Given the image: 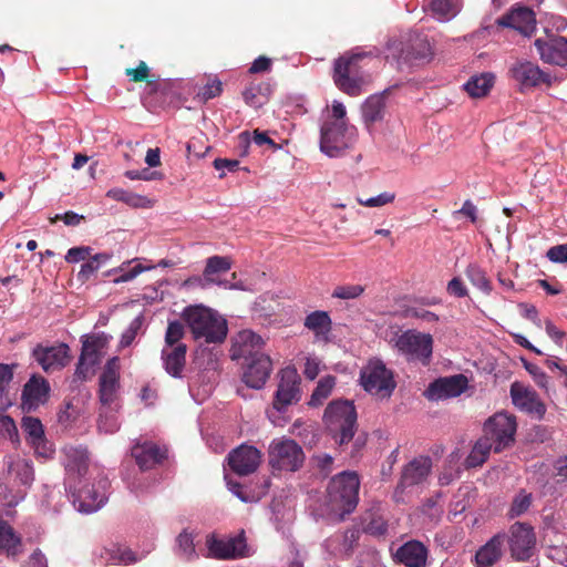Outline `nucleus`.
Instances as JSON below:
<instances>
[{"label":"nucleus","mask_w":567,"mask_h":567,"mask_svg":"<svg viewBox=\"0 0 567 567\" xmlns=\"http://www.w3.org/2000/svg\"><path fill=\"white\" fill-rule=\"evenodd\" d=\"M130 265L131 262H124L121 267L115 268L109 272H121V275L113 280L115 284L131 281L143 271L151 270L156 267L153 265L144 266L141 262H137L133 267L128 268Z\"/></svg>","instance_id":"50"},{"label":"nucleus","mask_w":567,"mask_h":567,"mask_svg":"<svg viewBox=\"0 0 567 567\" xmlns=\"http://www.w3.org/2000/svg\"><path fill=\"white\" fill-rule=\"evenodd\" d=\"M32 357L45 372L61 370L70 361V348L63 342L48 347L38 344L32 350Z\"/></svg>","instance_id":"19"},{"label":"nucleus","mask_w":567,"mask_h":567,"mask_svg":"<svg viewBox=\"0 0 567 567\" xmlns=\"http://www.w3.org/2000/svg\"><path fill=\"white\" fill-rule=\"evenodd\" d=\"M468 385L464 374H454L439 378L431 382L425 390V395L431 401H440L461 395Z\"/></svg>","instance_id":"20"},{"label":"nucleus","mask_w":567,"mask_h":567,"mask_svg":"<svg viewBox=\"0 0 567 567\" xmlns=\"http://www.w3.org/2000/svg\"><path fill=\"white\" fill-rule=\"evenodd\" d=\"M150 73V69L144 61H140L136 69H127L126 75L135 82L144 81Z\"/></svg>","instance_id":"64"},{"label":"nucleus","mask_w":567,"mask_h":567,"mask_svg":"<svg viewBox=\"0 0 567 567\" xmlns=\"http://www.w3.org/2000/svg\"><path fill=\"white\" fill-rule=\"evenodd\" d=\"M390 551L393 560L404 567H427L430 550L427 546L417 539H410Z\"/></svg>","instance_id":"18"},{"label":"nucleus","mask_w":567,"mask_h":567,"mask_svg":"<svg viewBox=\"0 0 567 567\" xmlns=\"http://www.w3.org/2000/svg\"><path fill=\"white\" fill-rule=\"evenodd\" d=\"M511 74L523 89L534 87L540 83L549 82L548 74L544 73L537 64L529 61L516 62L511 68Z\"/></svg>","instance_id":"24"},{"label":"nucleus","mask_w":567,"mask_h":567,"mask_svg":"<svg viewBox=\"0 0 567 567\" xmlns=\"http://www.w3.org/2000/svg\"><path fill=\"white\" fill-rule=\"evenodd\" d=\"M432 470L430 456H419L410 461L402 470L401 478L396 491L404 492L406 488L423 484Z\"/></svg>","instance_id":"23"},{"label":"nucleus","mask_w":567,"mask_h":567,"mask_svg":"<svg viewBox=\"0 0 567 567\" xmlns=\"http://www.w3.org/2000/svg\"><path fill=\"white\" fill-rule=\"evenodd\" d=\"M223 91V84L219 80H213L212 82H208L205 84L198 92V96L203 101L212 100L216 96H218Z\"/></svg>","instance_id":"58"},{"label":"nucleus","mask_w":567,"mask_h":567,"mask_svg":"<svg viewBox=\"0 0 567 567\" xmlns=\"http://www.w3.org/2000/svg\"><path fill=\"white\" fill-rule=\"evenodd\" d=\"M511 398L513 404L524 412L536 414L539 417L545 414V405L538 400L534 390L515 382L511 385Z\"/></svg>","instance_id":"25"},{"label":"nucleus","mask_w":567,"mask_h":567,"mask_svg":"<svg viewBox=\"0 0 567 567\" xmlns=\"http://www.w3.org/2000/svg\"><path fill=\"white\" fill-rule=\"evenodd\" d=\"M360 480L355 472L343 471L333 476L327 486V506L343 519L359 502Z\"/></svg>","instance_id":"3"},{"label":"nucleus","mask_w":567,"mask_h":567,"mask_svg":"<svg viewBox=\"0 0 567 567\" xmlns=\"http://www.w3.org/2000/svg\"><path fill=\"white\" fill-rule=\"evenodd\" d=\"M536 19L533 10L527 7L513 8L508 13L497 19V24L518 30L522 33L532 31Z\"/></svg>","instance_id":"29"},{"label":"nucleus","mask_w":567,"mask_h":567,"mask_svg":"<svg viewBox=\"0 0 567 567\" xmlns=\"http://www.w3.org/2000/svg\"><path fill=\"white\" fill-rule=\"evenodd\" d=\"M261 460L260 451L248 444H241L229 452L227 456L230 470L239 476H246L257 471Z\"/></svg>","instance_id":"21"},{"label":"nucleus","mask_w":567,"mask_h":567,"mask_svg":"<svg viewBox=\"0 0 567 567\" xmlns=\"http://www.w3.org/2000/svg\"><path fill=\"white\" fill-rule=\"evenodd\" d=\"M495 76L493 73L484 72L477 75L471 76L466 83H464V90L472 97L485 96L494 84Z\"/></svg>","instance_id":"40"},{"label":"nucleus","mask_w":567,"mask_h":567,"mask_svg":"<svg viewBox=\"0 0 567 567\" xmlns=\"http://www.w3.org/2000/svg\"><path fill=\"white\" fill-rule=\"evenodd\" d=\"M430 7L435 19L441 22L450 21L458 12L456 0H432Z\"/></svg>","instance_id":"46"},{"label":"nucleus","mask_w":567,"mask_h":567,"mask_svg":"<svg viewBox=\"0 0 567 567\" xmlns=\"http://www.w3.org/2000/svg\"><path fill=\"white\" fill-rule=\"evenodd\" d=\"M357 127L348 122L326 121L320 127V151L333 158L341 156L357 141Z\"/></svg>","instance_id":"7"},{"label":"nucleus","mask_w":567,"mask_h":567,"mask_svg":"<svg viewBox=\"0 0 567 567\" xmlns=\"http://www.w3.org/2000/svg\"><path fill=\"white\" fill-rule=\"evenodd\" d=\"M385 93H375L370 95L361 105V116L364 124L370 125L383 120L385 114Z\"/></svg>","instance_id":"33"},{"label":"nucleus","mask_w":567,"mask_h":567,"mask_svg":"<svg viewBox=\"0 0 567 567\" xmlns=\"http://www.w3.org/2000/svg\"><path fill=\"white\" fill-rule=\"evenodd\" d=\"M516 427L515 416L506 412H498L484 423L483 436L493 443L494 452L499 453L514 442Z\"/></svg>","instance_id":"13"},{"label":"nucleus","mask_w":567,"mask_h":567,"mask_svg":"<svg viewBox=\"0 0 567 567\" xmlns=\"http://www.w3.org/2000/svg\"><path fill=\"white\" fill-rule=\"evenodd\" d=\"M546 256L551 262L567 264V244L550 247Z\"/></svg>","instance_id":"61"},{"label":"nucleus","mask_w":567,"mask_h":567,"mask_svg":"<svg viewBox=\"0 0 567 567\" xmlns=\"http://www.w3.org/2000/svg\"><path fill=\"white\" fill-rule=\"evenodd\" d=\"M132 456L142 471L150 470L166 458V451L152 442H144L132 447Z\"/></svg>","instance_id":"30"},{"label":"nucleus","mask_w":567,"mask_h":567,"mask_svg":"<svg viewBox=\"0 0 567 567\" xmlns=\"http://www.w3.org/2000/svg\"><path fill=\"white\" fill-rule=\"evenodd\" d=\"M533 503L532 493L526 489H519L518 493L513 497L509 509L507 512V517L509 519H514L523 516L528 512Z\"/></svg>","instance_id":"45"},{"label":"nucleus","mask_w":567,"mask_h":567,"mask_svg":"<svg viewBox=\"0 0 567 567\" xmlns=\"http://www.w3.org/2000/svg\"><path fill=\"white\" fill-rule=\"evenodd\" d=\"M196 340L206 343H221L228 332L227 322L217 312L203 306H188L182 313Z\"/></svg>","instance_id":"2"},{"label":"nucleus","mask_w":567,"mask_h":567,"mask_svg":"<svg viewBox=\"0 0 567 567\" xmlns=\"http://www.w3.org/2000/svg\"><path fill=\"white\" fill-rule=\"evenodd\" d=\"M537 53L544 63L567 66V38L555 33H546L534 42Z\"/></svg>","instance_id":"15"},{"label":"nucleus","mask_w":567,"mask_h":567,"mask_svg":"<svg viewBox=\"0 0 567 567\" xmlns=\"http://www.w3.org/2000/svg\"><path fill=\"white\" fill-rule=\"evenodd\" d=\"M23 550L21 535L4 519H0V555L17 557Z\"/></svg>","instance_id":"32"},{"label":"nucleus","mask_w":567,"mask_h":567,"mask_svg":"<svg viewBox=\"0 0 567 567\" xmlns=\"http://www.w3.org/2000/svg\"><path fill=\"white\" fill-rule=\"evenodd\" d=\"M492 450H494L493 443L488 442L484 436L478 439L465 458V467L473 468L483 465Z\"/></svg>","instance_id":"43"},{"label":"nucleus","mask_w":567,"mask_h":567,"mask_svg":"<svg viewBox=\"0 0 567 567\" xmlns=\"http://www.w3.org/2000/svg\"><path fill=\"white\" fill-rule=\"evenodd\" d=\"M241 369V381L250 389L261 390L272 372V360L268 354H259L243 362Z\"/></svg>","instance_id":"17"},{"label":"nucleus","mask_w":567,"mask_h":567,"mask_svg":"<svg viewBox=\"0 0 567 567\" xmlns=\"http://www.w3.org/2000/svg\"><path fill=\"white\" fill-rule=\"evenodd\" d=\"M205 544L206 557L214 559L233 560L251 555L244 530L230 537H218L214 533L208 534Z\"/></svg>","instance_id":"11"},{"label":"nucleus","mask_w":567,"mask_h":567,"mask_svg":"<svg viewBox=\"0 0 567 567\" xmlns=\"http://www.w3.org/2000/svg\"><path fill=\"white\" fill-rule=\"evenodd\" d=\"M50 390V383L45 378L32 374L22 389V409L28 412L37 410L48 401Z\"/></svg>","instance_id":"22"},{"label":"nucleus","mask_w":567,"mask_h":567,"mask_svg":"<svg viewBox=\"0 0 567 567\" xmlns=\"http://www.w3.org/2000/svg\"><path fill=\"white\" fill-rule=\"evenodd\" d=\"M17 363H0V410L6 411L12 405L8 398L9 386L14 377Z\"/></svg>","instance_id":"42"},{"label":"nucleus","mask_w":567,"mask_h":567,"mask_svg":"<svg viewBox=\"0 0 567 567\" xmlns=\"http://www.w3.org/2000/svg\"><path fill=\"white\" fill-rule=\"evenodd\" d=\"M185 333L184 326L178 320H173L168 322L166 332H165V346L164 348H173L177 344H184L181 342Z\"/></svg>","instance_id":"51"},{"label":"nucleus","mask_w":567,"mask_h":567,"mask_svg":"<svg viewBox=\"0 0 567 567\" xmlns=\"http://www.w3.org/2000/svg\"><path fill=\"white\" fill-rule=\"evenodd\" d=\"M111 336L105 332L85 334L82 337V349L79 357L74 378L79 381H85L94 369L100 365L104 350L106 349Z\"/></svg>","instance_id":"9"},{"label":"nucleus","mask_w":567,"mask_h":567,"mask_svg":"<svg viewBox=\"0 0 567 567\" xmlns=\"http://www.w3.org/2000/svg\"><path fill=\"white\" fill-rule=\"evenodd\" d=\"M186 344L163 348L161 351L162 365L165 372L174 379H183L186 367Z\"/></svg>","instance_id":"28"},{"label":"nucleus","mask_w":567,"mask_h":567,"mask_svg":"<svg viewBox=\"0 0 567 567\" xmlns=\"http://www.w3.org/2000/svg\"><path fill=\"white\" fill-rule=\"evenodd\" d=\"M364 532L374 537L384 536L388 533V523L382 517H372L364 526Z\"/></svg>","instance_id":"56"},{"label":"nucleus","mask_w":567,"mask_h":567,"mask_svg":"<svg viewBox=\"0 0 567 567\" xmlns=\"http://www.w3.org/2000/svg\"><path fill=\"white\" fill-rule=\"evenodd\" d=\"M359 384L372 396L389 399L396 388L394 372L380 358H371L361 368Z\"/></svg>","instance_id":"6"},{"label":"nucleus","mask_w":567,"mask_h":567,"mask_svg":"<svg viewBox=\"0 0 567 567\" xmlns=\"http://www.w3.org/2000/svg\"><path fill=\"white\" fill-rule=\"evenodd\" d=\"M395 199V194L390 192H383L377 196L370 197L365 200L359 199L362 206L367 207H381L392 203Z\"/></svg>","instance_id":"57"},{"label":"nucleus","mask_w":567,"mask_h":567,"mask_svg":"<svg viewBox=\"0 0 567 567\" xmlns=\"http://www.w3.org/2000/svg\"><path fill=\"white\" fill-rule=\"evenodd\" d=\"M99 555L102 563L114 565H131L145 557V555L137 556L136 553L127 547H118L115 545L102 548Z\"/></svg>","instance_id":"35"},{"label":"nucleus","mask_w":567,"mask_h":567,"mask_svg":"<svg viewBox=\"0 0 567 567\" xmlns=\"http://www.w3.org/2000/svg\"><path fill=\"white\" fill-rule=\"evenodd\" d=\"M300 381L295 368L287 367L280 371L272 406L267 410V416L275 426H284L288 422V417L285 415L288 408L301 400Z\"/></svg>","instance_id":"5"},{"label":"nucleus","mask_w":567,"mask_h":567,"mask_svg":"<svg viewBox=\"0 0 567 567\" xmlns=\"http://www.w3.org/2000/svg\"><path fill=\"white\" fill-rule=\"evenodd\" d=\"M97 429L100 432L113 434L120 429L117 415L111 410L100 412L97 420Z\"/></svg>","instance_id":"52"},{"label":"nucleus","mask_w":567,"mask_h":567,"mask_svg":"<svg viewBox=\"0 0 567 567\" xmlns=\"http://www.w3.org/2000/svg\"><path fill=\"white\" fill-rule=\"evenodd\" d=\"M0 436L12 443H19L18 429L10 415L0 414Z\"/></svg>","instance_id":"53"},{"label":"nucleus","mask_w":567,"mask_h":567,"mask_svg":"<svg viewBox=\"0 0 567 567\" xmlns=\"http://www.w3.org/2000/svg\"><path fill=\"white\" fill-rule=\"evenodd\" d=\"M8 471L13 475L14 481L19 485L18 487L25 489L28 493V489L31 488L34 482V467L32 461L27 458L12 461L8 466Z\"/></svg>","instance_id":"37"},{"label":"nucleus","mask_w":567,"mask_h":567,"mask_svg":"<svg viewBox=\"0 0 567 567\" xmlns=\"http://www.w3.org/2000/svg\"><path fill=\"white\" fill-rule=\"evenodd\" d=\"M118 386V374L117 371L104 369L100 377V390L99 396L100 402L103 406L112 404L116 396V390Z\"/></svg>","instance_id":"39"},{"label":"nucleus","mask_w":567,"mask_h":567,"mask_svg":"<svg viewBox=\"0 0 567 567\" xmlns=\"http://www.w3.org/2000/svg\"><path fill=\"white\" fill-rule=\"evenodd\" d=\"M91 254L90 247H72L68 250L65 255V261L69 264H75L82 260H85Z\"/></svg>","instance_id":"62"},{"label":"nucleus","mask_w":567,"mask_h":567,"mask_svg":"<svg viewBox=\"0 0 567 567\" xmlns=\"http://www.w3.org/2000/svg\"><path fill=\"white\" fill-rule=\"evenodd\" d=\"M29 443L40 455H45V436L41 421L38 417L24 416L21 424Z\"/></svg>","instance_id":"36"},{"label":"nucleus","mask_w":567,"mask_h":567,"mask_svg":"<svg viewBox=\"0 0 567 567\" xmlns=\"http://www.w3.org/2000/svg\"><path fill=\"white\" fill-rule=\"evenodd\" d=\"M394 347L408 361L429 365L433 353V338L430 333L410 329L398 336Z\"/></svg>","instance_id":"12"},{"label":"nucleus","mask_w":567,"mask_h":567,"mask_svg":"<svg viewBox=\"0 0 567 567\" xmlns=\"http://www.w3.org/2000/svg\"><path fill=\"white\" fill-rule=\"evenodd\" d=\"M195 530L183 529L175 539V555L185 561H194L199 555L195 546Z\"/></svg>","instance_id":"38"},{"label":"nucleus","mask_w":567,"mask_h":567,"mask_svg":"<svg viewBox=\"0 0 567 567\" xmlns=\"http://www.w3.org/2000/svg\"><path fill=\"white\" fill-rule=\"evenodd\" d=\"M65 491L73 507L82 514H92L101 509L109 501L111 482L104 473L94 477L86 476L64 482Z\"/></svg>","instance_id":"1"},{"label":"nucleus","mask_w":567,"mask_h":567,"mask_svg":"<svg viewBox=\"0 0 567 567\" xmlns=\"http://www.w3.org/2000/svg\"><path fill=\"white\" fill-rule=\"evenodd\" d=\"M79 416V410L71 403L68 402L62 410L58 413V421L62 425H69L75 421Z\"/></svg>","instance_id":"60"},{"label":"nucleus","mask_w":567,"mask_h":567,"mask_svg":"<svg viewBox=\"0 0 567 567\" xmlns=\"http://www.w3.org/2000/svg\"><path fill=\"white\" fill-rule=\"evenodd\" d=\"M265 346L266 340L261 336L249 329L241 330L233 338L230 358L234 361L247 362L259 354H266Z\"/></svg>","instance_id":"16"},{"label":"nucleus","mask_w":567,"mask_h":567,"mask_svg":"<svg viewBox=\"0 0 567 567\" xmlns=\"http://www.w3.org/2000/svg\"><path fill=\"white\" fill-rule=\"evenodd\" d=\"M524 368L528 371V373L533 377L534 381L540 388H546L548 383L547 374L536 364L530 363L526 360H523Z\"/></svg>","instance_id":"59"},{"label":"nucleus","mask_w":567,"mask_h":567,"mask_svg":"<svg viewBox=\"0 0 567 567\" xmlns=\"http://www.w3.org/2000/svg\"><path fill=\"white\" fill-rule=\"evenodd\" d=\"M106 196L134 208L147 207L150 204V199L147 197L118 187L109 189Z\"/></svg>","instance_id":"44"},{"label":"nucleus","mask_w":567,"mask_h":567,"mask_svg":"<svg viewBox=\"0 0 567 567\" xmlns=\"http://www.w3.org/2000/svg\"><path fill=\"white\" fill-rule=\"evenodd\" d=\"M364 53L344 54L334 61L333 81L339 90L350 96H359L365 83L359 65Z\"/></svg>","instance_id":"8"},{"label":"nucleus","mask_w":567,"mask_h":567,"mask_svg":"<svg viewBox=\"0 0 567 567\" xmlns=\"http://www.w3.org/2000/svg\"><path fill=\"white\" fill-rule=\"evenodd\" d=\"M305 461L302 447L292 439L274 440L269 446V463L274 468L296 472Z\"/></svg>","instance_id":"14"},{"label":"nucleus","mask_w":567,"mask_h":567,"mask_svg":"<svg viewBox=\"0 0 567 567\" xmlns=\"http://www.w3.org/2000/svg\"><path fill=\"white\" fill-rule=\"evenodd\" d=\"M89 453L85 447H70L65 451L66 481L78 480L87 473Z\"/></svg>","instance_id":"31"},{"label":"nucleus","mask_w":567,"mask_h":567,"mask_svg":"<svg viewBox=\"0 0 567 567\" xmlns=\"http://www.w3.org/2000/svg\"><path fill=\"white\" fill-rule=\"evenodd\" d=\"M25 496V489L18 486H10L6 482H0V504L8 507H16Z\"/></svg>","instance_id":"47"},{"label":"nucleus","mask_w":567,"mask_h":567,"mask_svg":"<svg viewBox=\"0 0 567 567\" xmlns=\"http://www.w3.org/2000/svg\"><path fill=\"white\" fill-rule=\"evenodd\" d=\"M225 481L229 492L244 503H250L254 499L251 493L239 482L234 481L229 475H225Z\"/></svg>","instance_id":"54"},{"label":"nucleus","mask_w":567,"mask_h":567,"mask_svg":"<svg viewBox=\"0 0 567 567\" xmlns=\"http://www.w3.org/2000/svg\"><path fill=\"white\" fill-rule=\"evenodd\" d=\"M364 291V287L361 285H347L337 287L333 292V298L339 299H355L360 297Z\"/></svg>","instance_id":"55"},{"label":"nucleus","mask_w":567,"mask_h":567,"mask_svg":"<svg viewBox=\"0 0 567 567\" xmlns=\"http://www.w3.org/2000/svg\"><path fill=\"white\" fill-rule=\"evenodd\" d=\"M465 275L471 284L480 289L485 295H489L492 291V285L488 278L486 277V272L477 265L471 264L467 266L465 270Z\"/></svg>","instance_id":"49"},{"label":"nucleus","mask_w":567,"mask_h":567,"mask_svg":"<svg viewBox=\"0 0 567 567\" xmlns=\"http://www.w3.org/2000/svg\"><path fill=\"white\" fill-rule=\"evenodd\" d=\"M303 326L315 333L318 340L328 341L332 329V321L327 311L316 310L307 315Z\"/></svg>","instance_id":"34"},{"label":"nucleus","mask_w":567,"mask_h":567,"mask_svg":"<svg viewBox=\"0 0 567 567\" xmlns=\"http://www.w3.org/2000/svg\"><path fill=\"white\" fill-rule=\"evenodd\" d=\"M231 268V260L229 257L225 256H212L207 258L206 266L204 269V277L205 280L208 281L210 285H217L219 286V282H223L224 280H220L215 277L217 274H225L229 271Z\"/></svg>","instance_id":"41"},{"label":"nucleus","mask_w":567,"mask_h":567,"mask_svg":"<svg viewBox=\"0 0 567 567\" xmlns=\"http://www.w3.org/2000/svg\"><path fill=\"white\" fill-rule=\"evenodd\" d=\"M359 536L360 532L355 528L336 533L324 540L323 547L336 557H348L352 554Z\"/></svg>","instance_id":"26"},{"label":"nucleus","mask_w":567,"mask_h":567,"mask_svg":"<svg viewBox=\"0 0 567 567\" xmlns=\"http://www.w3.org/2000/svg\"><path fill=\"white\" fill-rule=\"evenodd\" d=\"M504 533L511 557L515 561H529L535 554L537 543L534 527L528 523L516 522Z\"/></svg>","instance_id":"10"},{"label":"nucleus","mask_w":567,"mask_h":567,"mask_svg":"<svg viewBox=\"0 0 567 567\" xmlns=\"http://www.w3.org/2000/svg\"><path fill=\"white\" fill-rule=\"evenodd\" d=\"M334 385L336 378L333 375H326L320 379L310 396L309 405L317 406L322 404V402L331 394Z\"/></svg>","instance_id":"48"},{"label":"nucleus","mask_w":567,"mask_h":567,"mask_svg":"<svg viewBox=\"0 0 567 567\" xmlns=\"http://www.w3.org/2000/svg\"><path fill=\"white\" fill-rule=\"evenodd\" d=\"M505 533L499 532L482 545L475 553L474 561L477 567H491L503 556Z\"/></svg>","instance_id":"27"},{"label":"nucleus","mask_w":567,"mask_h":567,"mask_svg":"<svg viewBox=\"0 0 567 567\" xmlns=\"http://www.w3.org/2000/svg\"><path fill=\"white\" fill-rule=\"evenodd\" d=\"M358 414L352 401L333 400L323 414V422L332 439L339 444L352 441L357 431Z\"/></svg>","instance_id":"4"},{"label":"nucleus","mask_w":567,"mask_h":567,"mask_svg":"<svg viewBox=\"0 0 567 567\" xmlns=\"http://www.w3.org/2000/svg\"><path fill=\"white\" fill-rule=\"evenodd\" d=\"M446 291L450 296L456 298H464L468 295L466 286L458 277H454L449 281Z\"/></svg>","instance_id":"63"}]
</instances>
